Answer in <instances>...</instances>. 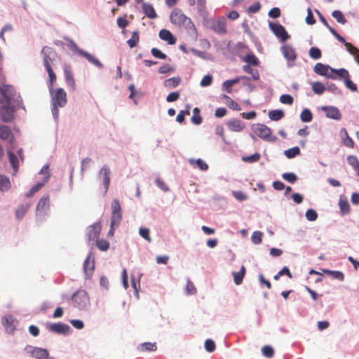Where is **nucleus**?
<instances>
[{"instance_id":"obj_1","label":"nucleus","mask_w":359,"mask_h":359,"mask_svg":"<svg viewBox=\"0 0 359 359\" xmlns=\"http://www.w3.org/2000/svg\"><path fill=\"white\" fill-rule=\"evenodd\" d=\"M0 102L6 104L0 107V118L4 122L11 121L16 109L21 107L22 104L20 96L15 98V90L12 86L0 87Z\"/></svg>"},{"instance_id":"obj_2","label":"nucleus","mask_w":359,"mask_h":359,"mask_svg":"<svg viewBox=\"0 0 359 359\" xmlns=\"http://www.w3.org/2000/svg\"><path fill=\"white\" fill-rule=\"evenodd\" d=\"M51 98V112L54 121L57 123L59 119V109L65 107L67 103V93L62 88L49 91Z\"/></svg>"},{"instance_id":"obj_3","label":"nucleus","mask_w":359,"mask_h":359,"mask_svg":"<svg viewBox=\"0 0 359 359\" xmlns=\"http://www.w3.org/2000/svg\"><path fill=\"white\" fill-rule=\"evenodd\" d=\"M203 23L206 27L212 29L218 34L223 35L227 33L226 20L224 17H222L218 20H215L213 18H209L208 14H205L203 17Z\"/></svg>"},{"instance_id":"obj_4","label":"nucleus","mask_w":359,"mask_h":359,"mask_svg":"<svg viewBox=\"0 0 359 359\" xmlns=\"http://www.w3.org/2000/svg\"><path fill=\"white\" fill-rule=\"evenodd\" d=\"M74 307L80 311H87L90 305V299L85 290H78L72 296Z\"/></svg>"},{"instance_id":"obj_5","label":"nucleus","mask_w":359,"mask_h":359,"mask_svg":"<svg viewBox=\"0 0 359 359\" xmlns=\"http://www.w3.org/2000/svg\"><path fill=\"white\" fill-rule=\"evenodd\" d=\"M65 41L69 43V47L72 50L78 53L79 55L85 57L89 62L94 65L99 69L103 68V65L99 61L98 59L95 58L93 55L90 54L89 53L85 51L84 50L80 48L77 44L70 38L65 37Z\"/></svg>"},{"instance_id":"obj_6","label":"nucleus","mask_w":359,"mask_h":359,"mask_svg":"<svg viewBox=\"0 0 359 359\" xmlns=\"http://www.w3.org/2000/svg\"><path fill=\"white\" fill-rule=\"evenodd\" d=\"M251 128L254 133L265 141L275 142L277 140L276 136H271V130L264 124L255 123Z\"/></svg>"},{"instance_id":"obj_7","label":"nucleus","mask_w":359,"mask_h":359,"mask_svg":"<svg viewBox=\"0 0 359 359\" xmlns=\"http://www.w3.org/2000/svg\"><path fill=\"white\" fill-rule=\"evenodd\" d=\"M46 328L55 334L64 336H68L72 332L70 326L63 323H48L46 324Z\"/></svg>"},{"instance_id":"obj_8","label":"nucleus","mask_w":359,"mask_h":359,"mask_svg":"<svg viewBox=\"0 0 359 359\" xmlns=\"http://www.w3.org/2000/svg\"><path fill=\"white\" fill-rule=\"evenodd\" d=\"M25 351L36 359H55L54 358L49 356L48 351L46 348L27 345L26 346Z\"/></svg>"},{"instance_id":"obj_9","label":"nucleus","mask_w":359,"mask_h":359,"mask_svg":"<svg viewBox=\"0 0 359 359\" xmlns=\"http://www.w3.org/2000/svg\"><path fill=\"white\" fill-rule=\"evenodd\" d=\"M269 28L276 36L280 39L281 42L286 41L290 35L287 34L285 28L279 23L269 22Z\"/></svg>"},{"instance_id":"obj_10","label":"nucleus","mask_w":359,"mask_h":359,"mask_svg":"<svg viewBox=\"0 0 359 359\" xmlns=\"http://www.w3.org/2000/svg\"><path fill=\"white\" fill-rule=\"evenodd\" d=\"M332 68L328 65H325L320 62H318L313 67V71L316 74L326 77L327 79H331L333 80L337 79V76L329 73V70Z\"/></svg>"},{"instance_id":"obj_11","label":"nucleus","mask_w":359,"mask_h":359,"mask_svg":"<svg viewBox=\"0 0 359 359\" xmlns=\"http://www.w3.org/2000/svg\"><path fill=\"white\" fill-rule=\"evenodd\" d=\"M110 169L108 165H104L98 173V179L102 182L104 193H107L110 184Z\"/></svg>"},{"instance_id":"obj_12","label":"nucleus","mask_w":359,"mask_h":359,"mask_svg":"<svg viewBox=\"0 0 359 359\" xmlns=\"http://www.w3.org/2000/svg\"><path fill=\"white\" fill-rule=\"evenodd\" d=\"M170 20L173 25L181 26L182 24L186 23L187 17L182 13L181 9L176 8L172 11L170 15Z\"/></svg>"},{"instance_id":"obj_13","label":"nucleus","mask_w":359,"mask_h":359,"mask_svg":"<svg viewBox=\"0 0 359 359\" xmlns=\"http://www.w3.org/2000/svg\"><path fill=\"white\" fill-rule=\"evenodd\" d=\"M93 253L90 252L84 261L83 269L85 273L86 278H90L95 269L94 258L91 260Z\"/></svg>"},{"instance_id":"obj_14","label":"nucleus","mask_w":359,"mask_h":359,"mask_svg":"<svg viewBox=\"0 0 359 359\" xmlns=\"http://www.w3.org/2000/svg\"><path fill=\"white\" fill-rule=\"evenodd\" d=\"M41 53L43 55V65L46 69L48 68H52L50 63L52 62L53 57L55 55L53 49L49 46H44L42 48Z\"/></svg>"},{"instance_id":"obj_15","label":"nucleus","mask_w":359,"mask_h":359,"mask_svg":"<svg viewBox=\"0 0 359 359\" xmlns=\"http://www.w3.org/2000/svg\"><path fill=\"white\" fill-rule=\"evenodd\" d=\"M321 110L326 112V116L329 118L339 121L341 118V114L337 107L323 106Z\"/></svg>"},{"instance_id":"obj_16","label":"nucleus","mask_w":359,"mask_h":359,"mask_svg":"<svg viewBox=\"0 0 359 359\" xmlns=\"http://www.w3.org/2000/svg\"><path fill=\"white\" fill-rule=\"evenodd\" d=\"M1 323L6 330L9 334H13L15 330L16 320L11 315H6L2 317Z\"/></svg>"},{"instance_id":"obj_17","label":"nucleus","mask_w":359,"mask_h":359,"mask_svg":"<svg viewBox=\"0 0 359 359\" xmlns=\"http://www.w3.org/2000/svg\"><path fill=\"white\" fill-rule=\"evenodd\" d=\"M227 128L233 132H241L245 127V123L238 118H232L226 122Z\"/></svg>"},{"instance_id":"obj_18","label":"nucleus","mask_w":359,"mask_h":359,"mask_svg":"<svg viewBox=\"0 0 359 359\" xmlns=\"http://www.w3.org/2000/svg\"><path fill=\"white\" fill-rule=\"evenodd\" d=\"M158 36L161 40L166 41L169 45H173L177 41V38L168 29L160 30Z\"/></svg>"},{"instance_id":"obj_19","label":"nucleus","mask_w":359,"mask_h":359,"mask_svg":"<svg viewBox=\"0 0 359 359\" xmlns=\"http://www.w3.org/2000/svg\"><path fill=\"white\" fill-rule=\"evenodd\" d=\"M101 231V225L100 222L95 223L88 226V240L89 241H95L97 240L99 237L100 233Z\"/></svg>"},{"instance_id":"obj_20","label":"nucleus","mask_w":359,"mask_h":359,"mask_svg":"<svg viewBox=\"0 0 359 359\" xmlns=\"http://www.w3.org/2000/svg\"><path fill=\"white\" fill-rule=\"evenodd\" d=\"M65 73V79L67 85L72 87V90H74L76 88V83L72 73L71 67L69 65H64L63 67Z\"/></svg>"},{"instance_id":"obj_21","label":"nucleus","mask_w":359,"mask_h":359,"mask_svg":"<svg viewBox=\"0 0 359 359\" xmlns=\"http://www.w3.org/2000/svg\"><path fill=\"white\" fill-rule=\"evenodd\" d=\"M282 53L285 57V59L288 61H294L297 58V55L295 53L294 49L289 46H283L281 47Z\"/></svg>"},{"instance_id":"obj_22","label":"nucleus","mask_w":359,"mask_h":359,"mask_svg":"<svg viewBox=\"0 0 359 359\" xmlns=\"http://www.w3.org/2000/svg\"><path fill=\"white\" fill-rule=\"evenodd\" d=\"M141 4L143 13L145 15L150 19H155L157 18V14L151 4L144 1L141 2Z\"/></svg>"},{"instance_id":"obj_23","label":"nucleus","mask_w":359,"mask_h":359,"mask_svg":"<svg viewBox=\"0 0 359 359\" xmlns=\"http://www.w3.org/2000/svg\"><path fill=\"white\" fill-rule=\"evenodd\" d=\"M49 178L50 175H47L46 176L43 177V179L41 182H38L36 184L32 187L31 189L26 194V197H32L36 192L39 191L45 185L46 183L48 182Z\"/></svg>"},{"instance_id":"obj_24","label":"nucleus","mask_w":359,"mask_h":359,"mask_svg":"<svg viewBox=\"0 0 359 359\" xmlns=\"http://www.w3.org/2000/svg\"><path fill=\"white\" fill-rule=\"evenodd\" d=\"M323 272L333 279L338 280L339 281H343L344 280V274L340 271H332L325 269H323Z\"/></svg>"},{"instance_id":"obj_25","label":"nucleus","mask_w":359,"mask_h":359,"mask_svg":"<svg viewBox=\"0 0 359 359\" xmlns=\"http://www.w3.org/2000/svg\"><path fill=\"white\" fill-rule=\"evenodd\" d=\"M340 135L342 139L344 144L348 147L353 148L354 146V142L351 137L348 135L346 128H341L340 130Z\"/></svg>"},{"instance_id":"obj_26","label":"nucleus","mask_w":359,"mask_h":359,"mask_svg":"<svg viewBox=\"0 0 359 359\" xmlns=\"http://www.w3.org/2000/svg\"><path fill=\"white\" fill-rule=\"evenodd\" d=\"M339 205L342 215L350 212V205L347 199L344 196H340Z\"/></svg>"},{"instance_id":"obj_27","label":"nucleus","mask_w":359,"mask_h":359,"mask_svg":"<svg viewBox=\"0 0 359 359\" xmlns=\"http://www.w3.org/2000/svg\"><path fill=\"white\" fill-rule=\"evenodd\" d=\"M181 81V79L179 76H175L170 79H168L163 81V86L168 88H176L179 86L180 83Z\"/></svg>"},{"instance_id":"obj_28","label":"nucleus","mask_w":359,"mask_h":359,"mask_svg":"<svg viewBox=\"0 0 359 359\" xmlns=\"http://www.w3.org/2000/svg\"><path fill=\"white\" fill-rule=\"evenodd\" d=\"M245 274V267L242 265L238 272H233V280L236 285H241Z\"/></svg>"},{"instance_id":"obj_29","label":"nucleus","mask_w":359,"mask_h":359,"mask_svg":"<svg viewBox=\"0 0 359 359\" xmlns=\"http://www.w3.org/2000/svg\"><path fill=\"white\" fill-rule=\"evenodd\" d=\"M269 117L271 121H278L284 117V111L282 109H275L269 111Z\"/></svg>"},{"instance_id":"obj_30","label":"nucleus","mask_w":359,"mask_h":359,"mask_svg":"<svg viewBox=\"0 0 359 359\" xmlns=\"http://www.w3.org/2000/svg\"><path fill=\"white\" fill-rule=\"evenodd\" d=\"M49 204V196H44L41 197L36 205V215H38L39 212L43 210L46 206Z\"/></svg>"},{"instance_id":"obj_31","label":"nucleus","mask_w":359,"mask_h":359,"mask_svg":"<svg viewBox=\"0 0 359 359\" xmlns=\"http://www.w3.org/2000/svg\"><path fill=\"white\" fill-rule=\"evenodd\" d=\"M311 88L314 93L317 95H322L325 90V86L320 81L312 83Z\"/></svg>"},{"instance_id":"obj_32","label":"nucleus","mask_w":359,"mask_h":359,"mask_svg":"<svg viewBox=\"0 0 359 359\" xmlns=\"http://www.w3.org/2000/svg\"><path fill=\"white\" fill-rule=\"evenodd\" d=\"M243 61L249 65L257 66L259 65L258 58L252 53L247 54Z\"/></svg>"},{"instance_id":"obj_33","label":"nucleus","mask_w":359,"mask_h":359,"mask_svg":"<svg viewBox=\"0 0 359 359\" xmlns=\"http://www.w3.org/2000/svg\"><path fill=\"white\" fill-rule=\"evenodd\" d=\"M300 119L304 123H309L313 119V114L310 109H304L300 114Z\"/></svg>"},{"instance_id":"obj_34","label":"nucleus","mask_w":359,"mask_h":359,"mask_svg":"<svg viewBox=\"0 0 359 359\" xmlns=\"http://www.w3.org/2000/svg\"><path fill=\"white\" fill-rule=\"evenodd\" d=\"M46 71L48 73V90L51 91L53 89V83L56 81V75L53 72L52 68L46 69Z\"/></svg>"},{"instance_id":"obj_35","label":"nucleus","mask_w":359,"mask_h":359,"mask_svg":"<svg viewBox=\"0 0 359 359\" xmlns=\"http://www.w3.org/2000/svg\"><path fill=\"white\" fill-rule=\"evenodd\" d=\"M243 70L248 73L252 74V78L253 80H259V73L257 70L253 69L250 65H245L243 66Z\"/></svg>"},{"instance_id":"obj_36","label":"nucleus","mask_w":359,"mask_h":359,"mask_svg":"<svg viewBox=\"0 0 359 359\" xmlns=\"http://www.w3.org/2000/svg\"><path fill=\"white\" fill-rule=\"evenodd\" d=\"M332 16L337 20V22L344 25L347 20L341 11L335 10L332 13Z\"/></svg>"},{"instance_id":"obj_37","label":"nucleus","mask_w":359,"mask_h":359,"mask_svg":"<svg viewBox=\"0 0 359 359\" xmlns=\"http://www.w3.org/2000/svg\"><path fill=\"white\" fill-rule=\"evenodd\" d=\"M330 71L332 73H334L338 77L341 79H344L345 80V78L350 77L349 73L348 70H346L344 68L341 69H334L330 68Z\"/></svg>"},{"instance_id":"obj_38","label":"nucleus","mask_w":359,"mask_h":359,"mask_svg":"<svg viewBox=\"0 0 359 359\" xmlns=\"http://www.w3.org/2000/svg\"><path fill=\"white\" fill-rule=\"evenodd\" d=\"M93 161L88 157H86L83 158L81 161V175L83 177L84 174L85 170L90 168V166L93 164Z\"/></svg>"},{"instance_id":"obj_39","label":"nucleus","mask_w":359,"mask_h":359,"mask_svg":"<svg viewBox=\"0 0 359 359\" xmlns=\"http://www.w3.org/2000/svg\"><path fill=\"white\" fill-rule=\"evenodd\" d=\"M284 154L287 158H293L300 154V149L299 147L296 146L285 150Z\"/></svg>"},{"instance_id":"obj_40","label":"nucleus","mask_w":359,"mask_h":359,"mask_svg":"<svg viewBox=\"0 0 359 359\" xmlns=\"http://www.w3.org/2000/svg\"><path fill=\"white\" fill-rule=\"evenodd\" d=\"M11 187L9 179L4 175H0V191H7Z\"/></svg>"},{"instance_id":"obj_41","label":"nucleus","mask_w":359,"mask_h":359,"mask_svg":"<svg viewBox=\"0 0 359 359\" xmlns=\"http://www.w3.org/2000/svg\"><path fill=\"white\" fill-rule=\"evenodd\" d=\"M137 348L140 351H153L156 350V343L144 342L141 344Z\"/></svg>"},{"instance_id":"obj_42","label":"nucleus","mask_w":359,"mask_h":359,"mask_svg":"<svg viewBox=\"0 0 359 359\" xmlns=\"http://www.w3.org/2000/svg\"><path fill=\"white\" fill-rule=\"evenodd\" d=\"M140 37L137 31H134L132 33V36L127 41V43L130 48H133L135 47L139 41Z\"/></svg>"},{"instance_id":"obj_43","label":"nucleus","mask_w":359,"mask_h":359,"mask_svg":"<svg viewBox=\"0 0 359 359\" xmlns=\"http://www.w3.org/2000/svg\"><path fill=\"white\" fill-rule=\"evenodd\" d=\"M309 55L312 59L318 60L322 57V52L320 48L313 46L309 49Z\"/></svg>"},{"instance_id":"obj_44","label":"nucleus","mask_w":359,"mask_h":359,"mask_svg":"<svg viewBox=\"0 0 359 359\" xmlns=\"http://www.w3.org/2000/svg\"><path fill=\"white\" fill-rule=\"evenodd\" d=\"M282 177L284 180L291 184L295 183L298 180L297 175L294 172H285L282 175Z\"/></svg>"},{"instance_id":"obj_45","label":"nucleus","mask_w":359,"mask_h":359,"mask_svg":"<svg viewBox=\"0 0 359 359\" xmlns=\"http://www.w3.org/2000/svg\"><path fill=\"white\" fill-rule=\"evenodd\" d=\"M111 214L112 215L122 214V212H121V205H120V202H119V201L118 199L114 198L112 201L111 205Z\"/></svg>"},{"instance_id":"obj_46","label":"nucleus","mask_w":359,"mask_h":359,"mask_svg":"<svg viewBox=\"0 0 359 359\" xmlns=\"http://www.w3.org/2000/svg\"><path fill=\"white\" fill-rule=\"evenodd\" d=\"M261 155L256 152L250 156H243L242 157V160L244 162L252 163L257 162L260 159Z\"/></svg>"},{"instance_id":"obj_47","label":"nucleus","mask_w":359,"mask_h":359,"mask_svg":"<svg viewBox=\"0 0 359 359\" xmlns=\"http://www.w3.org/2000/svg\"><path fill=\"white\" fill-rule=\"evenodd\" d=\"M222 97L227 100L228 105L231 109L236 111H240L241 109L240 105L236 102L233 101L229 96L222 95Z\"/></svg>"},{"instance_id":"obj_48","label":"nucleus","mask_w":359,"mask_h":359,"mask_svg":"<svg viewBox=\"0 0 359 359\" xmlns=\"http://www.w3.org/2000/svg\"><path fill=\"white\" fill-rule=\"evenodd\" d=\"M262 236H263V233L262 231H254L251 236L252 242L255 245L260 244L262 241Z\"/></svg>"},{"instance_id":"obj_49","label":"nucleus","mask_w":359,"mask_h":359,"mask_svg":"<svg viewBox=\"0 0 359 359\" xmlns=\"http://www.w3.org/2000/svg\"><path fill=\"white\" fill-rule=\"evenodd\" d=\"M8 156L11 166L13 168V169H17L18 167V159L16 155L11 151H8Z\"/></svg>"},{"instance_id":"obj_50","label":"nucleus","mask_w":359,"mask_h":359,"mask_svg":"<svg viewBox=\"0 0 359 359\" xmlns=\"http://www.w3.org/2000/svg\"><path fill=\"white\" fill-rule=\"evenodd\" d=\"M11 131L7 126H0V138L6 140L11 135Z\"/></svg>"},{"instance_id":"obj_51","label":"nucleus","mask_w":359,"mask_h":359,"mask_svg":"<svg viewBox=\"0 0 359 359\" xmlns=\"http://www.w3.org/2000/svg\"><path fill=\"white\" fill-rule=\"evenodd\" d=\"M182 25H184L187 29L193 31V38L196 39L197 36V32L195 25L194 22L191 21V20L187 17V20H186V23Z\"/></svg>"},{"instance_id":"obj_52","label":"nucleus","mask_w":359,"mask_h":359,"mask_svg":"<svg viewBox=\"0 0 359 359\" xmlns=\"http://www.w3.org/2000/svg\"><path fill=\"white\" fill-rule=\"evenodd\" d=\"M151 53L156 58L161 60H165L167 58V55L157 48H152Z\"/></svg>"},{"instance_id":"obj_53","label":"nucleus","mask_w":359,"mask_h":359,"mask_svg":"<svg viewBox=\"0 0 359 359\" xmlns=\"http://www.w3.org/2000/svg\"><path fill=\"white\" fill-rule=\"evenodd\" d=\"M190 51L193 53L197 57H199L204 60H209L210 58V56L208 53H206L204 51L198 50L197 49H195L194 48H191L190 49Z\"/></svg>"},{"instance_id":"obj_54","label":"nucleus","mask_w":359,"mask_h":359,"mask_svg":"<svg viewBox=\"0 0 359 359\" xmlns=\"http://www.w3.org/2000/svg\"><path fill=\"white\" fill-rule=\"evenodd\" d=\"M306 218L311 222H313L318 218V213L313 209H308L305 214Z\"/></svg>"},{"instance_id":"obj_55","label":"nucleus","mask_w":359,"mask_h":359,"mask_svg":"<svg viewBox=\"0 0 359 359\" xmlns=\"http://www.w3.org/2000/svg\"><path fill=\"white\" fill-rule=\"evenodd\" d=\"M198 10L200 15L203 17L208 12L205 10V0H198L197 1Z\"/></svg>"},{"instance_id":"obj_56","label":"nucleus","mask_w":359,"mask_h":359,"mask_svg":"<svg viewBox=\"0 0 359 359\" xmlns=\"http://www.w3.org/2000/svg\"><path fill=\"white\" fill-rule=\"evenodd\" d=\"M262 354L267 358H271L274 354L273 348L269 345L264 346L262 347Z\"/></svg>"},{"instance_id":"obj_57","label":"nucleus","mask_w":359,"mask_h":359,"mask_svg":"<svg viewBox=\"0 0 359 359\" xmlns=\"http://www.w3.org/2000/svg\"><path fill=\"white\" fill-rule=\"evenodd\" d=\"M346 87L349 89L352 92H356L358 90V87L356 84H355L351 79L350 77L345 78L344 81Z\"/></svg>"},{"instance_id":"obj_58","label":"nucleus","mask_w":359,"mask_h":359,"mask_svg":"<svg viewBox=\"0 0 359 359\" xmlns=\"http://www.w3.org/2000/svg\"><path fill=\"white\" fill-rule=\"evenodd\" d=\"M140 235L147 240L148 242H151V238L149 236V229L145 227H140L139 229Z\"/></svg>"},{"instance_id":"obj_59","label":"nucleus","mask_w":359,"mask_h":359,"mask_svg":"<svg viewBox=\"0 0 359 359\" xmlns=\"http://www.w3.org/2000/svg\"><path fill=\"white\" fill-rule=\"evenodd\" d=\"M189 162L191 163H193V162H195L198 168H199L201 170H207L208 169V165L206 163H205L202 159L198 158L197 160L194 161V159H190Z\"/></svg>"},{"instance_id":"obj_60","label":"nucleus","mask_w":359,"mask_h":359,"mask_svg":"<svg viewBox=\"0 0 359 359\" xmlns=\"http://www.w3.org/2000/svg\"><path fill=\"white\" fill-rule=\"evenodd\" d=\"M306 22L309 25H313L316 23V19L313 16V12L310 8H307V16L306 18Z\"/></svg>"},{"instance_id":"obj_61","label":"nucleus","mask_w":359,"mask_h":359,"mask_svg":"<svg viewBox=\"0 0 359 359\" xmlns=\"http://www.w3.org/2000/svg\"><path fill=\"white\" fill-rule=\"evenodd\" d=\"M280 102L283 104H292L294 99L292 95L289 94H283L280 97Z\"/></svg>"},{"instance_id":"obj_62","label":"nucleus","mask_w":359,"mask_h":359,"mask_svg":"<svg viewBox=\"0 0 359 359\" xmlns=\"http://www.w3.org/2000/svg\"><path fill=\"white\" fill-rule=\"evenodd\" d=\"M325 90L327 91L334 93V94H341V91L338 88V87L333 83H326Z\"/></svg>"},{"instance_id":"obj_63","label":"nucleus","mask_w":359,"mask_h":359,"mask_svg":"<svg viewBox=\"0 0 359 359\" xmlns=\"http://www.w3.org/2000/svg\"><path fill=\"white\" fill-rule=\"evenodd\" d=\"M122 219V214L112 215L111 217V225L118 226Z\"/></svg>"},{"instance_id":"obj_64","label":"nucleus","mask_w":359,"mask_h":359,"mask_svg":"<svg viewBox=\"0 0 359 359\" xmlns=\"http://www.w3.org/2000/svg\"><path fill=\"white\" fill-rule=\"evenodd\" d=\"M97 247L102 251H107L109 248V243L106 240H97Z\"/></svg>"}]
</instances>
